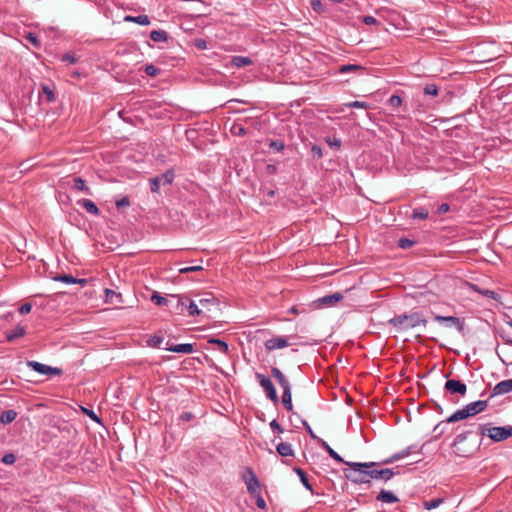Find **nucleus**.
I'll list each match as a JSON object with an SVG mask.
<instances>
[{"mask_svg":"<svg viewBox=\"0 0 512 512\" xmlns=\"http://www.w3.org/2000/svg\"><path fill=\"white\" fill-rule=\"evenodd\" d=\"M228 344L215 336L203 338L194 343L185 344H170L169 341L165 342L164 350L172 353H190V352H204V351H218L228 352Z\"/></svg>","mask_w":512,"mask_h":512,"instance_id":"f257e3e1","label":"nucleus"},{"mask_svg":"<svg viewBox=\"0 0 512 512\" xmlns=\"http://www.w3.org/2000/svg\"><path fill=\"white\" fill-rule=\"evenodd\" d=\"M488 407V399L487 400H477L475 402H471L464 406V408L455 411L451 416H449L445 421L438 423L434 427V432H437V437H440L444 430L441 428L443 423H453L460 420H464L468 417L475 416L481 412H483Z\"/></svg>","mask_w":512,"mask_h":512,"instance_id":"f03ea898","label":"nucleus"},{"mask_svg":"<svg viewBox=\"0 0 512 512\" xmlns=\"http://www.w3.org/2000/svg\"><path fill=\"white\" fill-rule=\"evenodd\" d=\"M427 322L424 313L418 310H411L409 313L396 315L388 320V324L395 332L407 331L419 325L425 326Z\"/></svg>","mask_w":512,"mask_h":512,"instance_id":"7ed1b4c3","label":"nucleus"},{"mask_svg":"<svg viewBox=\"0 0 512 512\" xmlns=\"http://www.w3.org/2000/svg\"><path fill=\"white\" fill-rule=\"evenodd\" d=\"M351 468L350 473H345L348 480L356 484H368L371 481L369 468L377 467L376 462H345Z\"/></svg>","mask_w":512,"mask_h":512,"instance_id":"20e7f679","label":"nucleus"},{"mask_svg":"<svg viewBox=\"0 0 512 512\" xmlns=\"http://www.w3.org/2000/svg\"><path fill=\"white\" fill-rule=\"evenodd\" d=\"M478 433L487 436L493 442H502L512 437V426H492L491 423L478 425Z\"/></svg>","mask_w":512,"mask_h":512,"instance_id":"39448f33","label":"nucleus"},{"mask_svg":"<svg viewBox=\"0 0 512 512\" xmlns=\"http://www.w3.org/2000/svg\"><path fill=\"white\" fill-rule=\"evenodd\" d=\"M299 337L297 336H288V337H273L264 342V345L267 350L274 349H282L289 345H302L307 344L306 342L298 341Z\"/></svg>","mask_w":512,"mask_h":512,"instance_id":"423d86ee","label":"nucleus"},{"mask_svg":"<svg viewBox=\"0 0 512 512\" xmlns=\"http://www.w3.org/2000/svg\"><path fill=\"white\" fill-rule=\"evenodd\" d=\"M175 178V173L173 169H168L164 173L152 177L149 179L150 190L153 193H157L160 190L161 185H170L172 184Z\"/></svg>","mask_w":512,"mask_h":512,"instance_id":"0eeeda50","label":"nucleus"},{"mask_svg":"<svg viewBox=\"0 0 512 512\" xmlns=\"http://www.w3.org/2000/svg\"><path fill=\"white\" fill-rule=\"evenodd\" d=\"M255 377L259 385L263 388L266 397L273 401L275 405L278 404V396L271 379L268 376L261 373H256Z\"/></svg>","mask_w":512,"mask_h":512,"instance_id":"6e6552de","label":"nucleus"},{"mask_svg":"<svg viewBox=\"0 0 512 512\" xmlns=\"http://www.w3.org/2000/svg\"><path fill=\"white\" fill-rule=\"evenodd\" d=\"M434 320L446 328H455L459 333L464 332V320L459 317L435 315Z\"/></svg>","mask_w":512,"mask_h":512,"instance_id":"1a4fd4ad","label":"nucleus"},{"mask_svg":"<svg viewBox=\"0 0 512 512\" xmlns=\"http://www.w3.org/2000/svg\"><path fill=\"white\" fill-rule=\"evenodd\" d=\"M344 296L340 292H335L330 295H325L323 297H320L312 302V306L315 309H320L322 307H332L336 305L338 302L343 300Z\"/></svg>","mask_w":512,"mask_h":512,"instance_id":"9d476101","label":"nucleus"},{"mask_svg":"<svg viewBox=\"0 0 512 512\" xmlns=\"http://www.w3.org/2000/svg\"><path fill=\"white\" fill-rule=\"evenodd\" d=\"M380 464L381 463H378L377 467L369 468L371 479L387 482L398 473L391 468H381Z\"/></svg>","mask_w":512,"mask_h":512,"instance_id":"9b49d317","label":"nucleus"},{"mask_svg":"<svg viewBox=\"0 0 512 512\" xmlns=\"http://www.w3.org/2000/svg\"><path fill=\"white\" fill-rule=\"evenodd\" d=\"M27 365L35 372L42 375L60 376L63 373V370L61 368L52 367L37 361H28Z\"/></svg>","mask_w":512,"mask_h":512,"instance_id":"f8f14e48","label":"nucleus"},{"mask_svg":"<svg viewBox=\"0 0 512 512\" xmlns=\"http://www.w3.org/2000/svg\"><path fill=\"white\" fill-rule=\"evenodd\" d=\"M242 478L250 495H258L260 492V482L254 471L251 468H247Z\"/></svg>","mask_w":512,"mask_h":512,"instance_id":"ddd939ff","label":"nucleus"},{"mask_svg":"<svg viewBox=\"0 0 512 512\" xmlns=\"http://www.w3.org/2000/svg\"><path fill=\"white\" fill-rule=\"evenodd\" d=\"M512 392V378L497 383L488 395V399Z\"/></svg>","mask_w":512,"mask_h":512,"instance_id":"4468645a","label":"nucleus"},{"mask_svg":"<svg viewBox=\"0 0 512 512\" xmlns=\"http://www.w3.org/2000/svg\"><path fill=\"white\" fill-rule=\"evenodd\" d=\"M421 451H422V447L419 450H416L415 445H410V446L406 447L405 449H403L397 453H394L389 458L384 459L382 461V465L391 464L393 462H396L398 460H401V459L411 455L414 452H421Z\"/></svg>","mask_w":512,"mask_h":512,"instance_id":"2eb2a0df","label":"nucleus"},{"mask_svg":"<svg viewBox=\"0 0 512 512\" xmlns=\"http://www.w3.org/2000/svg\"><path fill=\"white\" fill-rule=\"evenodd\" d=\"M445 389L451 394H460L464 396L467 392V386L460 380L450 379L445 383Z\"/></svg>","mask_w":512,"mask_h":512,"instance_id":"dca6fc26","label":"nucleus"},{"mask_svg":"<svg viewBox=\"0 0 512 512\" xmlns=\"http://www.w3.org/2000/svg\"><path fill=\"white\" fill-rule=\"evenodd\" d=\"M282 388H283L282 404L288 412L294 413L290 383L288 382L287 385H283Z\"/></svg>","mask_w":512,"mask_h":512,"instance_id":"f3484780","label":"nucleus"},{"mask_svg":"<svg viewBox=\"0 0 512 512\" xmlns=\"http://www.w3.org/2000/svg\"><path fill=\"white\" fill-rule=\"evenodd\" d=\"M164 340L165 339H164L163 335L161 334V331H159L158 333H156L152 336H149L146 339V344H147V346H149L151 348L164 349V347H165Z\"/></svg>","mask_w":512,"mask_h":512,"instance_id":"a211bd4d","label":"nucleus"},{"mask_svg":"<svg viewBox=\"0 0 512 512\" xmlns=\"http://www.w3.org/2000/svg\"><path fill=\"white\" fill-rule=\"evenodd\" d=\"M25 333H26L25 327L18 324L14 328L6 331L5 335H6L7 341L13 342V341L17 340L18 338L23 337L25 335Z\"/></svg>","mask_w":512,"mask_h":512,"instance_id":"6ab92c4d","label":"nucleus"},{"mask_svg":"<svg viewBox=\"0 0 512 512\" xmlns=\"http://www.w3.org/2000/svg\"><path fill=\"white\" fill-rule=\"evenodd\" d=\"M376 500L382 503L392 504L399 501L398 497L391 491L381 489L376 496Z\"/></svg>","mask_w":512,"mask_h":512,"instance_id":"aec40b11","label":"nucleus"},{"mask_svg":"<svg viewBox=\"0 0 512 512\" xmlns=\"http://www.w3.org/2000/svg\"><path fill=\"white\" fill-rule=\"evenodd\" d=\"M77 204L83 207L89 214L98 216L100 215V210L97 205L90 199H80L77 201Z\"/></svg>","mask_w":512,"mask_h":512,"instance_id":"412c9836","label":"nucleus"},{"mask_svg":"<svg viewBox=\"0 0 512 512\" xmlns=\"http://www.w3.org/2000/svg\"><path fill=\"white\" fill-rule=\"evenodd\" d=\"M72 189L84 192L87 195H92L91 189L86 185V181L81 177H74L72 179Z\"/></svg>","mask_w":512,"mask_h":512,"instance_id":"4be33fe9","label":"nucleus"},{"mask_svg":"<svg viewBox=\"0 0 512 512\" xmlns=\"http://www.w3.org/2000/svg\"><path fill=\"white\" fill-rule=\"evenodd\" d=\"M105 302L109 304H120L123 302L122 294L117 293L112 289L106 288L104 290Z\"/></svg>","mask_w":512,"mask_h":512,"instance_id":"5701e85b","label":"nucleus"},{"mask_svg":"<svg viewBox=\"0 0 512 512\" xmlns=\"http://www.w3.org/2000/svg\"><path fill=\"white\" fill-rule=\"evenodd\" d=\"M318 443L329 454L331 458H333L338 463L345 464L346 461H344V459L334 449H332L326 441H324L323 439H318Z\"/></svg>","mask_w":512,"mask_h":512,"instance_id":"b1692460","label":"nucleus"},{"mask_svg":"<svg viewBox=\"0 0 512 512\" xmlns=\"http://www.w3.org/2000/svg\"><path fill=\"white\" fill-rule=\"evenodd\" d=\"M276 451L282 457H292L294 456V450L290 443L281 442L277 445Z\"/></svg>","mask_w":512,"mask_h":512,"instance_id":"393cba45","label":"nucleus"},{"mask_svg":"<svg viewBox=\"0 0 512 512\" xmlns=\"http://www.w3.org/2000/svg\"><path fill=\"white\" fill-rule=\"evenodd\" d=\"M293 471L299 476V479H300L301 483L303 484V486L313 494L314 491H313L312 485L309 482L306 472L299 467H294Z\"/></svg>","mask_w":512,"mask_h":512,"instance_id":"a878e982","label":"nucleus"},{"mask_svg":"<svg viewBox=\"0 0 512 512\" xmlns=\"http://www.w3.org/2000/svg\"><path fill=\"white\" fill-rule=\"evenodd\" d=\"M253 64V61L250 57L246 56H233L231 59V65L241 68L245 66H250Z\"/></svg>","mask_w":512,"mask_h":512,"instance_id":"bb28decb","label":"nucleus"},{"mask_svg":"<svg viewBox=\"0 0 512 512\" xmlns=\"http://www.w3.org/2000/svg\"><path fill=\"white\" fill-rule=\"evenodd\" d=\"M365 68L358 64H346L341 65L338 68V73L345 74V73H356V72H364Z\"/></svg>","mask_w":512,"mask_h":512,"instance_id":"cd10ccee","label":"nucleus"},{"mask_svg":"<svg viewBox=\"0 0 512 512\" xmlns=\"http://www.w3.org/2000/svg\"><path fill=\"white\" fill-rule=\"evenodd\" d=\"M124 21L137 23V24L142 25V26H147V25L150 24V19L145 14L138 15V16L127 15V16H125Z\"/></svg>","mask_w":512,"mask_h":512,"instance_id":"c85d7f7f","label":"nucleus"},{"mask_svg":"<svg viewBox=\"0 0 512 512\" xmlns=\"http://www.w3.org/2000/svg\"><path fill=\"white\" fill-rule=\"evenodd\" d=\"M472 289L475 292H477L487 298H491L495 301H500V299H501V296L495 291L488 290V289H482V288L478 287L477 285H472Z\"/></svg>","mask_w":512,"mask_h":512,"instance_id":"c756f323","label":"nucleus"},{"mask_svg":"<svg viewBox=\"0 0 512 512\" xmlns=\"http://www.w3.org/2000/svg\"><path fill=\"white\" fill-rule=\"evenodd\" d=\"M17 417V412L15 410L9 409L5 410L0 415V421L2 424L7 425L12 423Z\"/></svg>","mask_w":512,"mask_h":512,"instance_id":"7c9ffc66","label":"nucleus"},{"mask_svg":"<svg viewBox=\"0 0 512 512\" xmlns=\"http://www.w3.org/2000/svg\"><path fill=\"white\" fill-rule=\"evenodd\" d=\"M429 216V210L426 207H417L413 209L411 218L413 220H425Z\"/></svg>","mask_w":512,"mask_h":512,"instance_id":"2f4dec72","label":"nucleus"},{"mask_svg":"<svg viewBox=\"0 0 512 512\" xmlns=\"http://www.w3.org/2000/svg\"><path fill=\"white\" fill-rule=\"evenodd\" d=\"M150 39L154 42L167 41L168 34L164 30H153L150 33Z\"/></svg>","mask_w":512,"mask_h":512,"instance_id":"473e14b6","label":"nucleus"},{"mask_svg":"<svg viewBox=\"0 0 512 512\" xmlns=\"http://www.w3.org/2000/svg\"><path fill=\"white\" fill-rule=\"evenodd\" d=\"M54 281L62 282L65 284H74L75 277L71 274H58L52 278Z\"/></svg>","mask_w":512,"mask_h":512,"instance_id":"72a5a7b5","label":"nucleus"},{"mask_svg":"<svg viewBox=\"0 0 512 512\" xmlns=\"http://www.w3.org/2000/svg\"><path fill=\"white\" fill-rule=\"evenodd\" d=\"M178 297V303H177V312L183 313L185 309H188L189 301H191L190 298L186 296H177Z\"/></svg>","mask_w":512,"mask_h":512,"instance_id":"f704fd0d","label":"nucleus"},{"mask_svg":"<svg viewBox=\"0 0 512 512\" xmlns=\"http://www.w3.org/2000/svg\"><path fill=\"white\" fill-rule=\"evenodd\" d=\"M268 146L275 152H281L285 148V143L281 139L269 140Z\"/></svg>","mask_w":512,"mask_h":512,"instance_id":"c9c22d12","label":"nucleus"},{"mask_svg":"<svg viewBox=\"0 0 512 512\" xmlns=\"http://www.w3.org/2000/svg\"><path fill=\"white\" fill-rule=\"evenodd\" d=\"M417 243V241L415 240H412V239H409L407 237H401L398 241H397V246L401 249H409L411 248L412 246H414L415 244Z\"/></svg>","mask_w":512,"mask_h":512,"instance_id":"e433bc0d","label":"nucleus"},{"mask_svg":"<svg viewBox=\"0 0 512 512\" xmlns=\"http://www.w3.org/2000/svg\"><path fill=\"white\" fill-rule=\"evenodd\" d=\"M151 301L158 306H166L168 304V299L161 296L158 292L154 291L151 295Z\"/></svg>","mask_w":512,"mask_h":512,"instance_id":"4c0bfd02","label":"nucleus"},{"mask_svg":"<svg viewBox=\"0 0 512 512\" xmlns=\"http://www.w3.org/2000/svg\"><path fill=\"white\" fill-rule=\"evenodd\" d=\"M443 502H444V498H436V499H432L430 501H424L423 507L426 510H432V509H435L438 506H440Z\"/></svg>","mask_w":512,"mask_h":512,"instance_id":"58836bf2","label":"nucleus"},{"mask_svg":"<svg viewBox=\"0 0 512 512\" xmlns=\"http://www.w3.org/2000/svg\"><path fill=\"white\" fill-rule=\"evenodd\" d=\"M402 97L398 94H393L387 101L388 105L393 109L399 108L402 105Z\"/></svg>","mask_w":512,"mask_h":512,"instance_id":"ea45409f","label":"nucleus"},{"mask_svg":"<svg viewBox=\"0 0 512 512\" xmlns=\"http://www.w3.org/2000/svg\"><path fill=\"white\" fill-rule=\"evenodd\" d=\"M145 73L150 77H156L161 73V69L153 64H147L144 68Z\"/></svg>","mask_w":512,"mask_h":512,"instance_id":"a19ab883","label":"nucleus"},{"mask_svg":"<svg viewBox=\"0 0 512 512\" xmlns=\"http://www.w3.org/2000/svg\"><path fill=\"white\" fill-rule=\"evenodd\" d=\"M347 108H361V109H367L369 108V103L364 101H352L344 104Z\"/></svg>","mask_w":512,"mask_h":512,"instance_id":"79ce46f5","label":"nucleus"},{"mask_svg":"<svg viewBox=\"0 0 512 512\" xmlns=\"http://www.w3.org/2000/svg\"><path fill=\"white\" fill-rule=\"evenodd\" d=\"M115 204L116 208L118 210H121L123 208L129 207L131 205V202L128 196H123L120 199H116Z\"/></svg>","mask_w":512,"mask_h":512,"instance_id":"37998d69","label":"nucleus"},{"mask_svg":"<svg viewBox=\"0 0 512 512\" xmlns=\"http://www.w3.org/2000/svg\"><path fill=\"white\" fill-rule=\"evenodd\" d=\"M272 375L276 378V380L279 382L281 387L283 385H287V383L289 382V381L286 380V378L284 377L282 372L279 369H277V368H273L272 369Z\"/></svg>","mask_w":512,"mask_h":512,"instance_id":"c03bdc74","label":"nucleus"},{"mask_svg":"<svg viewBox=\"0 0 512 512\" xmlns=\"http://www.w3.org/2000/svg\"><path fill=\"white\" fill-rule=\"evenodd\" d=\"M424 94L425 95H430V96H437L438 93H439V88L437 85L435 84H427L425 87H424Z\"/></svg>","mask_w":512,"mask_h":512,"instance_id":"a18cd8bd","label":"nucleus"},{"mask_svg":"<svg viewBox=\"0 0 512 512\" xmlns=\"http://www.w3.org/2000/svg\"><path fill=\"white\" fill-rule=\"evenodd\" d=\"M26 39L29 43H31L35 48H40L41 46V42L38 38V36L32 32H29L27 35H26Z\"/></svg>","mask_w":512,"mask_h":512,"instance_id":"49530a36","label":"nucleus"},{"mask_svg":"<svg viewBox=\"0 0 512 512\" xmlns=\"http://www.w3.org/2000/svg\"><path fill=\"white\" fill-rule=\"evenodd\" d=\"M325 142L332 148L340 149L341 148V140L336 137H326Z\"/></svg>","mask_w":512,"mask_h":512,"instance_id":"de8ad7c7","label":"nucleus"},{"mask_svg":"<svg viewBox=\"0 0 512 512\" xmlns=\"http://www.w3.org/2000/svg\"><path fill=\"white\" fill-rule=\"evenodd\" d=\"M470 433L471 431H464L462 433H459L454 439L453 446H457L463 443L468 438Z\"/></svg>","mask_w":512,"mask_h":512,"instance_id":"09e8293b","label":"nucleus"},{"mask_svg":"<svg viewBox=\"0 0 512 512\" xmlns=\"http://www.w3.org/2000/svg\"><path fill=\"white\" fill-rule=\"evenodd\" d=\"M188 313L190 316H198L201 314V310L198 308V306L191 300L189 301L188 305Z\"/></svg>","mask_w":512,"mask_h":512,"instance_id":"8fccbe9b","label":"nucleus"},{"mask_svg":"<svg viewBox=\"0 0 512 512\" xmlns=\"http://www.w3.org/2000/svg\"><path fill=\"white\" fill-rule=\"evenodd\" d=\"M62 61L75 64L78 62V57L74 53H66L62 56Z\"/></svg>","mask_w":512,"mask_h":512,"instance_id":"3c124183","label":"nucleus"},{"mask_svg":"<svg viewBox=\"0 0 512 512\" xmlns=\"http://www.w3.org/2000/svg\"><path fill=\"white\" fill-rule=\"evenodd\" d=\"M311 154L313 158L320 159L323 157L321 146L314 144L311 148Z\"/></svg>","mask_w":512,"mask_h":512,"instance_id":"603ef678","label":"nucleus"},{"mask_svg":"<svg viewBox=\"0 0 512 512\" xmlns=\"http://www.w3.org/2000/svg\"><path fill=\"white\" fill-rule=\"evenodd\" d=\"M202 270H203L202 266L196 265V266H188V267L180 268L179 272L181 274H186V273L198 272V271H202Z\"/></svg>","mask_w":512,"mask_h":512,"instance_id":"864d4df0","label":"nucleus"},{"mask_svg":"<svg viewBox=\"0 0 512 512\" xmlns=\"http://www.w3.org/2000/svg\"><path fill=\"white\" fill-rule=\"evenodd\" d=\"M42 91L46 95L47 101L52 102L55 100V94L49 86L44 85Z\"/></svg>","mask_w":512,"mask_h":512,"instance_id":"5fc2aeb1","label":"nucleus"},{"mask_svg":"<svg viewBox=\"0 0 512 512\" xmlns=\"http://www.w3.org/2000/svg\"><path fill=\"white\" fill-rule=\"evenodd\" d=\"M231 131L234 135L237 136H245L247 134L246 128L241 125L233 126Z\"/></svg>","mask_w":512,"mask_h":512,"instance_id":"6e6d98bb","label":"nucleus"},{"mask_svg":"<svg viewBox=\"0 0 512 512\" xmlns=\"http://www.w3.org/2000/svg\"><path fill=\"white\" fill-rule=\"evenodd\" d=\"M253 496L256 497L257 507L262 510L266 509V502H265L264 498L261 496V493L259 492L258 495H253Z\"/></svg>","mask_w":512,"mask_h":512,"instance_id":"4d7b16f0","label":"nucleus"},{"mask_svg":"<svg viewBox=\"0 0 512 512\" xmlns=\"http://www.w3.org/2000/svg\"><path fill=\"white\" fill-rule=\"evenodd\" d=\"M302 424L303 426L305 427L306 431L309 433L310 437L312 439H315L318 441V439H320L315 433L314 431L312 430L311 426L308 424V422L306 420H302Z\"/></svg>","mask_w":512,"mask_h":512,"instance_id":"13d9d810","label":"nucleus"},{"mask_svg":"<svg viewBox=\"0 0 512 512\" xmlns=\"http://www.w3.org/2000/svg\"><path fill=\"white\" fill-rule=\"evenodd\" d=\"M31 309H32V304L27 302V303H24L23 305H21L19 307L18 311L20 314L25 315V314L30 313Z\"/></svg>","mask_w":512,"mask_h":512,"instance_id":"bf43d9fd","label":"nucleus"},{"mask_svg":"<svg viewBox=\"0 0 512 512\" xmlns=\"http://www.w3.org/2000/svg\"><path fill=\"white\" fill-rule=\"evenodd\" d=\"M15 461H16V457L12 453L4 455V457L2 458V462L4 464H8V465L13 464Z\"/></svg>","mask_w":512,"mask_h":512,"instance_id":"052dcab7","label":"nucleus"},{"mask_svg":"<svg viewBox=\"0 0 512 512\" xmlns=\"http://www.w3.org/2000/svg\"><path fill=\"white\" fill-rule=\"evenodd\" d=\"M269 425H270V428H271L273 431H276V432H278V433H283V432H284L283 428H282V427H281V425L277 422V420H276V419L272 420V421L270 422V424H269Z\"/></svg>","mask_w":512,"mask_h":512,"instance_id":"680f3d73","label":"nucleus"},{"mask_svg":"<svg viewBox=\"0 0 512 512\" xmlns=\"http://www.w3.org/2000/svg\"><path fill=\"white\" fill-rule=\"evenodd\" d=\"M449 210H450V205L447 203H442L441 205L438 206L436 212L438 215H442V214L448 212Z\"/></svg>","mask_w":512,"mask_h":512,"instance_id":"e2e57ef3","label":"nucleus"},{"mask_svg":"<svg viewBox=\"0 0 512 512\" xmlns=\"http://www.w3.org/2000/svg\"><path fill=\"white\" fill-rule=\"evenodd\" d=\"M194 418V415L191 412H183L179 416V420L188 422Z\"/></svg>","mask_w":512,"mask_h":512,"instance_id":"0e129e2a","label":"nucleus"},{"mask_svg":"<svg viewBox=\"0 0 512 512\" xmlns=\"http://www.w3.org/2000/svg\"><path fill=\"white\" fill-rule=\"evenodd\" d=\"M311 5H312V8L316 11V12H321L322 11V8H323V5L321 3L320 0H312L311 1Z\"/></svg>","mask_w":512,"mask_h":512,"instance_id":"69168bd1","label":"nucleus"},{"mask_svg":"<svg viewBox=\"0 0 512 512\" xmlns=\"http://www.w3.org/2000/svg\"><path fill=\"white\" fill-rule=\"evenodd\" d=\"M277 171H278V168H277V166H276V165H274V164H268V165L266 166V173H267L268 175H274V174H276V173H277Z\"/></svg>","mask_w":512,"mask_h":512,"instance_id":"338daca9","label":"nucleus"},{"mask_svg":"<svg viewBox=\"0 0 512 512\" xmlns=\"http://www.w3.org/2000/svg\"><path fill=\"white\" fill-rule=\"evenodd\" d=\"M199 303H200L203 307H206V306H208L209 304H215V303H216V299H215V298H203V299H200Z\"/></svg>","mask_w":512,"mask_h":512,"instance_id":"774afa93","label":"nucleus"}]
</instances>
